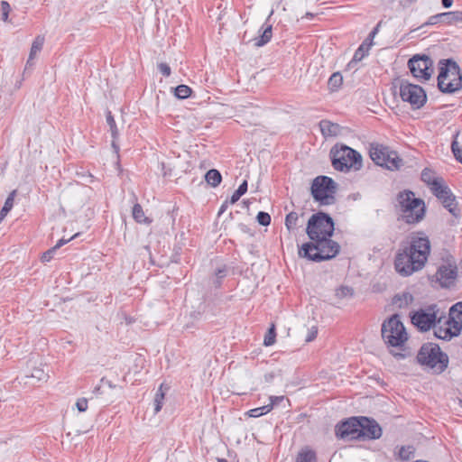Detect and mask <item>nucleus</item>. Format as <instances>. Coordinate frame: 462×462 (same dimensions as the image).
<instances>
[{"label":"nucleus","instance_id":"f257e3e1","mask_svg":"<svg viewBox=\"0 0 462 462\" xmlns=\"http://www.w3.org/2000/svg\"><path fill=\"white\" fill-rule=\"evenodd\" d=\"M335 231L333 218L323 211L313 214L308 220L306 234L310 242L299 249V255L314 263L335 258L340 252V245L331 239Z\"/></svg>","mask_w":462,"mask_h":462},{"label":"nucleus","instance_id":"f03ea898","mask_svg":"<svg viewBox=\"0 0 462 462\" xmlns=\"http://www.w3.org/2000/svg\"><path fill=\"white\" fill-rule=\"evenodd\" d=\"M431 243L423 231L412 232L406 246V277L422 270L429 259Z\"/></svg>","mask_w":462,"mask_h":462},{"label":"nucleus","instance_id":"7ed1b4c3","mask_svg":"<svg viewBox=\"0 0 462 462\" xmlns=\"http://www.w3.org/2000/svg\"><path fill=\"white\" fill-rule=\"evenodd\" d=\"M437 86L443 94H453L462 88V70L453 59L439 61Z\"/></svg>","mask_w":462,"mask_h":462},{"label":"nucleus","instance_id":"20e7f679","mask_svg":"<svg viewBox=\"0 0 462 462\" xmlns=\"http://www.w3.org/2000/svg\"><path fill=\"white\" fill-rule=\"evenodd\" d=\"M411 323L420 331L428 332L446 319V312L436 303L409 313Z\"/></svg>","mask_w":462,"mask_h":462},{"label":"nucleus","instance_id":"39448f33","mask_svg":"<svg viewBox=\"0 0 462 462\" xmlns=\"http://www.w3.org/2000/svg\"><path fill=\"white\" fill-rule=\"evenodd\" d=\"M330 157L332 166L339 171H359L363 166L361 154L345 144L335 145L330 151Z\"/></svg>","mask_w":462,"mask_h":462},{"label":"nucleus","instance_id":"423d86ee","mask_svg":"<svg viewBox=\"0 0 462 462\" xmlns=\"http://www.w3.org/2000/svg\"><path fill=\"white\" fill-rule=\"evenodd\" d=\"M417 360L422 365H426L438 374L443 373L448 365V356L436 343H424L418 354Z\"/></svg>","mask_w":462,"mask_h":462},{"label":"nucleus","instance_id":"0eeeda50","mask_svg":"<svg viewBox=\"0 0 462 462\" xmlns=\"http://www.w3.org/2000/svg\"><path fill=\"white\" fill-rule=\"evenodd\" d=\"M381 335L388 347L404 350V324L400 314L395 313L383 322Z\"/></svg>","mask_w":462,"mask_h":462},{"label":"nucleus","instance_id":"6e6552de","mask_svg":"<svg viewBox=\"0 0 462 462\" xmlns=\"http://www.w3.org/2000/svg\"><path fill=\"white\" fill-rule=\"evenodd\" d=\"M310 190L314 200L319 205L329 206L336 203L337 184L332 178L325 175L318 176L313 180Z\"/></svg>","mask_w":462,"mask_h":462},{"label":"nucleus","instance_id":"1a4fd4ad","mask_svg":"<svg viewBox=\"0 0 462 462\" xmlns=\"http://www.w3.org/2000/svg\"><path fill=\"white\" fill-rule=\"evenodd\" d=\"M369 155L376 165L389 171L399 170L402 164V160L397 155L396 152L391 151L387 146L380 143H373L370 144Z\"/></svg>","mask_w":462,"mask_h":462},{"label":"nucleus","instance_id":"9d476101","mask_svg":"<svg viewBox=\"0 0 462 462\" xmlns=\"http://www.w3.org/2000/svg\"><path fill=\"white\" fill-rule=\"evenodd\" d=\"M457 278V265L453 256L447 257L446 263L438 267L434 275L429 276L431 282H437L442 289L455 286Z\"/></svg>","mask_w":462,"mask_h":462},{"label":"nucleus","instance_id":"9b49d317","mask_svg":"<svg viewBox=\"0 0 462 462\" xmlns=\"http://www.w3.org/2000/svg\"><path fill=\"white\" fill-rule=\"evenodd\" d=\"M425 201L420 198H415L414 192L406 189V224H418L426 215Z\"/></svg>","mask_w":462,"mask_h":462},{"label":"nucleus","instance_id":"f8f14e48","mask_svg":"<svg viewBox=\"0 0 462 462\" xmlns=\"http://www.w3.org/2000/svg\"><path fill=\"white\" fill-rule=\"evenodd\" d=\"M407 66L416 79L428 80L433 72V61L426 54H415L408 60Z\"/></svg>","mask_w":462,"mask_h":462},{"label":"nucleus","instance_id":"ddd939ff","mask_svg":"<svg viewBox=\"0 0 462 462\" xmlns=\"http://www.w3.org/2000/svg\"><path fill=\"white\" fill-rule=\"evenodd\" d=\"M385 99L389 107L397 116H404V79L400 77L393 79L391 93Z\"/></svg>","mask_w":462,"mask_h":462},{"label":"nucleus","instance_id":"4468645a","mask_svg":"<svg viewBox=\"0 0 462 462\" xmlns=\"http://www.w3.org/2000/svg\"><path fill=\"white\" fill-rule=\"evenodd\" d=\"M383 433L379 423L372 418L359 416L358 435L356 436V440L378 439Z\"/></svg>","mask_w":462,"mask_h":462},{"label":"nucleus","instance_id":"2eb2a0df","mask_svg":"<svg viewBox=\"0 0 462 462\" xmlns=\"http://www.w3.org/2000/svg\"><path fill=\"white\" fill-rule=\"evenodd\" d=\"M428 97L424 88L419 85L406 82V102L412 109H420L427 103Z\"/></svg>","mask_w":462,"mask_h":462},{"label":"nucleus","instance_id":"dca6fc26","mask_svg":"<svg viewBox=\"0 0 462 462\" xmlns=\"http://www.w3.org/2000/svg\"><path fill=\"white\" fill-rule=\"evenodd\" d=\"M460 11H451L437 14L429 17V19L422 23L420 27L411 29L409 34L414 32L418 29L423 28L429 25H436L439 23H444L448 25L455 24L459 22ZM408 35V33H406Z\"/></svg>","mask_w":462,"mask_h":462},{"label":"nucleus","instance_id":"f3484780","mask_svg":"<svg viewBox=\"0 0 462 462\" xmlns=\"http://www.w3.org/2000/svg\"><path fill=\"white\" fill-rule=\"evenodd\" d=\"M359 417H351L336 425L335 432L338 439H356L358 435Z\"/></svg>","mask_w":462,"mask_h":462},{"label":"nucleus","instance_id":"a211bd4d","mask_svg":"<svg viewBox=\"0 0 462 462\" xmlns=\"http://www.w3.org/2000/svg\"><path fill=\"white\" fill-rule=\"evenodd\" d=\"M273 14V10L271 11L270 14L266 18L265 23L263 24V26L259 30V32H261V34L258 37L254 39L255 47H263V46L266 45L272 40L273 25L271 23H269V22H270V19Z\"/></svg>","mask_w":462,"mask_h":462},{"label":"nucleus","instance_id":"6ab92c4d","mask_svg":"<svg viewBox=\"0 0 462 462\" xmlns=\"http://www.w3.org/2000/svg\"><path fill=\"white\" fill-rule=\"evenodd\" d=\"M106 124L109 126V131H110L111 136H112V143H111V145H112L115 152L118 153V152H119V145L117 144L116 142H117V139L119 137V132H118V129H117L115 118H114V116H113V115H112V113L110 111L106 112Z\"/></svg>","mask_w":462,"mask_h":462},{"label":"nucleus","instance_id":"aec40b11","mask_svg":"<svg viewBox=\"0 0 462 462\" xmlns=\"http://www.w3.org/2000/svg\"><path fill=\"white\" fill-rule=\"evenodd\" d=\"M321 134L324 137L337 136L339 134L340 126L328 120H321L319 124Z\"/></svg>","mask_w":462,"mask_h":462},{"label":"nucleus","instance_id":"412c9836","mask_svg":"<svg viewBox=\"0 0 462 462\" xmlns=\"http://www.w3.org/2000/svg\"><path fill=\"white\" fill-rule=\"evenodd\" d=\"M431 192L433 195L439 200L440 199H443V197L450 194L451 189L445 184V181L443 178H439V181H435L433 183V186L430 188Z\"/></svg>","mask_w":462,"mask_h":462},{"label":"nucleus","instance_id":"4be33fe9","mask_svg":"<svg viewBox=\"0 0 462 462\" xmlns=\"http://www.w3.org/2000/svg\"><path fill=\"white\" fill-rule=\"evenodd\" d=\"M442 322H444V325L447 328L450 329L453 337H458L460 335L462 331V321H458V319L453 316H450L448 313V316H446V319Z\"/></svg>","mask_w":462,"mask_h":462},{"label":"nucleus","instance_id":"5701e85b","mask_svg":"<svg viewBox=\"0 0 462 462\" xmlns=\"http://www.w3.org/2000/svg\"><path fill=\"white\" fill-rule=\"evenodd\" d=\"M371 45H372V42L367 43L366 41L362 42V44L355 51L354 56L347 66L351 67L353 64H356V63L361 61L365 56H367Z\"/></svg>","mask_w":462,"mask_h":462},{"label":"nucleus","instance_id":"b1692460","mask_svg":"<svg viewBox=\"0 0 462 462\" xmlns=\"http://www.w3.org/2000/svg\"><path fill=\"white\" fill-rule=\"evenodd\" d=\"M205 180L208 185L213 188L217 187L222 181V176L219 171L211 169L205 174Z\"/></svg>","mask_w":462,"mask_h":462},{"label":"nucleus","instance_id":"393cba45","mask_svg":"<svg viewBox=\"0 0 462 462\" xmlns=\"http://www.w3.org/2000/svg\"><path fill=\"white\" fill-rule=\"evenodd\" d=\"M296 462H317L316 452L306 447L299 452Z\"/></svg>","mask_w":462,"mask_h":462},{"label":"nucleus","instance_id":"a878e982","mask_svg":"<svg viewBox=\"0 0 462 462\" xmlns=\"http://www.w3.org/2000/svg\"><path fill=\"white\" fill-rule=\"evenodd\" d=\"M343 84V77L340 72H334L328 80V88L330 91H337Z\"/></svg>","mask_w":462,"mask_h":462},{"label":"nucleus","instance_id":"bb28decb","mask_svg":"<svg viewBox=\"0 0 462 462\" xmlns=\"http://www.w3.org/2000/svg\"><path fill=\"white\" fill-rule=\"evenodd\" d=\"M434 336L442 340L449 341L453 338L452 333L449 328H447L446 326L443 327L441 324L436 325V327L432 328Z\"/></svg>","mask_w":462,"mask_h":462},{"label":"nucleus","instance_id":"cd10ccee","mask_svg":"<svg viewBox=\"0 0 462 462\" xmlns=\"http://www.w3.org/2000/svg\"><path fill=\"white\" fill-rule=\"evenodd\" d=\"M15 195H16V190H13L12 192L9 193L7 199H5V202L0 211V222L5 217V216L8 214V212L13 208Z\"/></svg>","mask_w":462,"mask_h":462},{"label":"nucleus","instance_id":"c85d7f7f","mask_svg":"<svg viewBox=\"0 0 462 462\" xmlns=\"http://www.w3.org/2000/svg\"><path fill=\"white\" fill-rule=\"evenodd\" d=\"M132 215L134 219L138 223H151L152 221L145 217L143 208L140 204L135 203L133 207Z\"/></svg>","mask_w":462,"mask_h":462},{"label":"nucleus","instance_id":"c756f323","mask_svg":"<svg viewBox=\"0 0 462 462\" xmlns=\"http://www.w3.org/2000/svg\"><path fill=\"white\" fill-rule=\"evenodd\" d=\"M439 178L440 177H435L434 172L429 168H425L421 171L420 179L424 183L430 186V188L433 186L435 181H439Z\"/></svg>","mask_w":462,"mask_h":462},{"label":"nucleus","instance_id":"7c9ffc66","mask_svg":"<svg viewBox=\"0 0 462 462\" xmlns=\"http://www.w3.org/2000/svg\"><path fill=\"white\" fill-rule=\"evenodd\" d=\"M273 410V404L263 405L262 407L254 408L249 410L246 414L251 418H258L264 414H267Z\"/></svg>","mask_w":462,"mask_h":462},{"label":"nucleus","instance_id":"2f4dec72","mask_svg":"<svg viewBox=\"0 0 462 462\" xmlns=\"http://www.w3.org/2000/svg\"><path fill=\"white\" fill-rule=\"evenodd\" d=\"M299 215L297 212L291 211L286 215L285 226L289 231H293L297 227Z\"/></svg>","mask_w":462,"mask_h":462},{"label":"nucleus","instance_id":"473e14b6","mask_svg":"<svg viewBox=\"0 0 462 462\" xmlns=\"http://www.w3.org/2000/svg\"><path fill=\"white\" fill-rule=\"evenodd\" d=\"M394 267L397 273L404 276V249H402L401 247L398 250L394 261Z\"/></svg>","mask_w":462,"mask_h":462},{"label":"nucleus","instance_id":"72a5a7b5","mask_svg":"<svg viewBox=\"0 0 462 462\" xmlns=\"http://www.w3.org/2000/svg\"><path fill=\"white\" fill-rule=\"evenodd\" d=\"M191 92V88L187 85H179L174 88V96L179 99L188 98Z\"/></svg>","mask_w":462,"mask_h":462},{"label":"nucleus","instance_id":"f704fd0d","mask_svg":"<svg viewBox=\"0 0 462 462\" xmlns=\"http://www.w3.org/2000/svg\"><path fill=\"white\" fill-rule=\"evenodd\" d=\"M42 45H43V38H41L40 36L36 37V39L33 41V42L32 44L30 54H29V60H28L27 63H29V61L33 59L34 55L42 50Z\"/></svg>","mask_w":462,"mask_h":462},{"label":"nucleus","instance_id":"c9c22d12","mask_svg":"<svg viewBox=\"0 0 462 462\" xmlns=\"http://www.w3.org/2000/svg\"><path fill=\"white\" fill-rule=\"evenodd\" d=\"M397 214L398 220L404 218V190L400 191L397 195Z\"/></svg>","mask_w":462,"mask_h":462},{"label":"nucleus","instance_id":"e433bc0d","mask_svg":"<svg viewBox=\"0 0 462 462\" xmlns=\"http://www.w3.org/2000/svg\"><path fill=\"white\" fill-rule=\"evenodd\" d=\"M276 337L275 327L273 324L264 336L263 345L270 346L274 344Z\"/></svg>","mask_w":462,"mask_h":462},{"label":"nucleus","instance_id":"4c0bfd02","mask_svg":"<svg viewBox=\"0 0 462 462\" xmlns=\"http://www.w3.org/2000/svg\"><path fill=\"white\" fill-rule=\"evenodd\" d=\"M162 385H161L160 389L158 390V392L156 393L155 397H154V412L155 413H158L162 408L163 400H164V393H162Z\"/></svg>","mask_w":462,"mask_h":462},{"label":"nucleus","instance_id":"58836bf2","mask_svg":"<svg viewBox=\"0 0 462 462\" xmlns=\"http://www.w3.org/2000/svg\"><path fill=\"white\" fill-rule=\"evenodd\" d=\"M353 294H354L353 289L348 286H340L339 288H337L336 290V293H335L336 297H337L338 299L351 297V296H353Z\"/></svg>","mask_w":462,"mask_h":462},{"label":"nucleus","instance_id":"ea45409f","mask_svg":"<svg viewBox=\"0 0 462 462\" xmlns=\"http://www.w3.org/2000/svg\"><path fill=\"white\" fill-rule=\"evenodd\" d=\"M257 222L263 226H267L271 223V216L264 211L258 212L256 216Z\"/></svg>","mask_w":462,"mask_h":462},{"label":"nucleus","instance_id":"a19ab883","mask_svg":"<svg viewBox=\"0 0 462 462\" xmlns=\"http://www.w3.org/2000/svg\"><path fill=\"white\" fill-rule=\"evenodd\" d=\"M448 211L455 217H459L461 214V210L457 206V202L455 200L451 203L445 205L444 207Z\"/></svg>","mask_w":462,"mask_h":462},{"label":"nucleus","instance_id":"79ce46f5","mask_svg":"<svg viewBox=\"0 0 462 462\" xmlns=\"http://www.w3.org/2000/svg\"><path fill=\"white\" fill-rule=\"evenodd\" d=\"M1 19L4 22L8 21L9 13L11 11V6L7 1H1Z\"/></svg>","mask_w":462,"mask_h":462},{"label":"nucleus","instance_id":"37998d69","mask_svg":"<svg viewBox=\"0 0 462 462\" xmlns=\"http://www.w3.org/2000/svg\"><path fill=\"white\" fill-rule=\"evenodd\" d=\"M451 150L457 161L462 163V150L456 140L451 143Z\"/></svg>","mask_w":462,"mask_h":462},{"label":"nucleus","instance_id":"c03bdc74","mask_svg":"<svg viewBox=\"0 0 462 462\" xmlns=\"http://www.w3.org/2000/svg\"><path fill=\"white\" fill-rule=\"evenodd\" d=\"M76 407L79 412H84L88 410V399L79 398L76 402Z\"/></svg>","mask_w":462,"mask_h":462},{"label":"nucleus","instance_id":"a18cd8bd","mask_svg":"<svg viewBox=\"0 0 462 462\" xmlns=\"http://www.w3.org/2000/svg\"><path fill=\"white\" fill-rule=\"evenodd\" d=\"M32 377L36 378L38 381L44 380L47 377V374L41 368H34L31 374Z\"/></svg>","mask_w":462,"mask_h":462},{"label":"nucleus","instance_id":"49530a36","mask_svg":"<svg viewBox=\"0 0 462 462\" xmlns=\"http://www.w3.org/2000/svg\"><path fill=\"white\" fill-rule=\"evenodd\" d=\"M160 168L164 177H171L172 175V168L169 164L162 162L160 163Z\"/></svg>","mask_w":462,"mask_h":462},{"label":"nucleus","instance_id":"de8ad7c7","mask_svg":"<svg viewBox=\"0 0 462 462\" xmlns=\"http://www.w3.org/2000/svg\"><path fill=\"white\" fill-rule=\"evenodd\" d=\"M55 252H56V250L53 247H51L49 250H47L46 252H44L41 258L42 262H43V263L50 262L53 258Z\"/></svg>","mask_w":462,"mask_h":462},{"label":"nucleus","instance_id":"09e8293b","mask_svg":"<svg viewBox=\"0 0 462 462\" xmlns=\"http://www.w3.org/2000/svg\"><path fill=\"white\" fill-rule=\"evenodd\" d=\"M158 69L164 77H169L171 72V67L164 62H162L158 65Z\"/></svg>","mask_w":462,"mask_h":462},{"label":"nucleus","instance_id":"8fccbe9b","mask_svg":"<svg viewBox=\"0 0 462 462\" xmlns=\"http://www.w3.org/2000/svg\"><path fill=\"white\" fill-rule=\"evenodd\" d=\"M317 335H318L317 327H315V326L311 327V328L309 329V332H308V335L306 337V342L313 341L317 337Z\"/></svg>","mask_w":462,"mask_h":462},{"label":"nucleus","instance_id":"3c124183","mask_svg":"<svg viewBox=\"0 0 462 462\" xmlns=\"http://www.w3.org/2000/svg\"><path fill=\"white\" fill-rule=\"evenodd\" d=\"M455 200H456V196L452 193V191L450 192V194H448V195L443 197V199H439V201L441 202L443 207H445V205L451 203Z\"/></svg>","mask_w":462,"mask_h":462},{"label":"nucleus","instance_id":"603ef678","mask_svg":"<svg viewBox=\"0 0 462 462\" xmlns=\"http://www.w3.org/2000/svg\"><path fill=\"white\" fill-rule=\"evenodd\" d=\"M227 269L226 266H222L216 270L215 275L217 279H224L226 276Z\"/></svg>","mask_w":462,"mask_h":462},{"label":"nucleus","instance_id":"864d4df0","mask_svg":"<svg viewBox=\"0 0 462 462\" xmlns=\"http://www.w3.org/2000/svg\"><path fill=\"white\" fill-rule=\"evenodd\" d=\"M415 448L413 446H406V461L414 457Z\"/></svg>","mask_w":462,"mask_h":462},{"label":"nucleus","instance_id":"5fc2aeb1","mask_svg":"<svg viewBox=\"0 0 462 462\" xmlns=\"http://www.w3.org/2000/svg\"><path fill=\"white\" fill-rule=\"evenodd\" d=\"M247 188H248V183H247V180H245L238 187V189H236V191L238 193H240L242 196L245 195L247 191Z\"/></svg>","mask_w":462,"mask_h":462},{"label":"nucleus","instance_id":"6e6d98bb","mask_svg":"<svg viewBox=\"0 0 462 462\" xmlns=\"http://www.w3.org/2000/svg\"><path fill=\"white\" fill-rule=\"evenodd\" d=\"M78 236V234L74 235L72 237H70L69 239H64V238H61L60 239L57 244L53 246V248H55V250L57 251L59 248H60L62 245H64L65 244H67L69 241H70L71 239H73L74 237H76Z\"/></svg>","mask_w":462,"mask_h":462},{"label":"nucleus","instance_id":"4d7b16f0","mask_svg":"<svg viewBox=\"0 0 462 462\" xmlns=\"http://www.w3.org/2000/svg\"><path fill=\"white\" fill-rule=\"evenodd\" d=\"M238 228L245 234H249L250 236H253V233L251 232V228L247 226L245 224L240 223L238 225Z\"/></svg>","mask_w":462,"mask_h":462},{"label":"nucleus","instance_id":"13d9d810","mask_svg":"<svg viewBox=\"0 0 462 462\" xmlns=\"http://www.w3.org/2000/svg\"><path fill=\"white\" fill-rule=\"evenodd\" d=\"M242 197V195L240 193H238L236 190L233 193V195L231 196L230 199H229V203L230 204H235L236 202H237L239 200V199Z\"/></svg>","mask_w":462,"mask_h":462},{"label":"nucleus","instance_id":"bf43d9fd","mask_svg":"<svg viewBox=\"0 0 462 462\" xmlns=\"http://www.w3.org/2000/svg\"><path fill=\"white\" fill-rule=\"evenodd\" d=\"M283 400V396H270L271 402L269 404H273V407L278 404L280 402Z\"/></svg>","mask_w":462,"mask_h":462},{"label":"nucleus","instance_id":"052dcab7","mask_svg":"<svg viewBox=\"0 0 462 462\" xmlns=\"http://www.w3.org/2000/svg\"><path fill=\"white\" fill-rule=\"evenodd\" d=\"M380 26V23L371 31V32L368 35V38L365 40L366 42L370 40L372 42L373 38L375 36V34L378 32Z\"/></svg>","mask_w":462,"mask_h":462},{"label":"nucleus","instance_id":"680f3d73","mask_svg":"<svg viewBox=\"0 0 462 462\" xmlns=\"http://www.w3.org/2000/svg\"><path fill=\"white\" fill-rule=\"evenodd\" d=\"M274 378V374L273 373H268L264 374V382L265 383H272Z\"/></svg>","mask_w":462,"mask_h":462},{"label":"nucleus","instance_id":"e2e57ef3","mask_svg":"<svg viewBox=\"0 0 462 462\" xmlns=\"http://www.w3.org/2000/svg\"><path fill=\"white\" fill-rule=\"evenodd\" d=\"M228 203H229V202L226 200V201H225V202L221 205V207H220V208H219V210H218V214H217L218 216L222 215V214L226 210Z\"/></svg>","mask_w":462,"mask_h":462},{"label":"nucleus","instance_id":"0e129e2a","mask_svg":"<svg viewBox=\"0 0 462 462\" xmlns=\"http://www.w3.org/2000/svg\"><path fill=\"white\" fill-rule=\"evenodd\" d=\"M441 4L444 8H449L453 4V0H441Z\"/></svg>","mask_w":462,"mask_h":462},{"label":"nucleus","instance_id":"69168bd1","mask_svg":"<svg viewBox=\"0 0 462 462\" xmlns=\"http://www.w3.org/2000/svg\"><path fill=\"white\" fill-rule=\"evenodd\" d=\"M398 457L401 460H404V446H401L398 451Z\"/></svg>","mask_w":462,"mask_h":462},{"label":"nucleus","instance_id":"338daca9","mask_svg":"<svg viewBox=\"0 0 462 462\" xmlns=\"http://www.w3.org/2000/svg\"><path fill=\"white\" fill-rule=\"evenodd\" d=\"M391 353L398 359H402L404 357V354L402 353H394L393 351L391 350Z\"/></svg>","mask_w":462,"mask_h":462},{"label":"nucleus","instance_id":"774afa93","mask_svg":"<svg viewBox=\"0 0 462 462\" xmlns=\"http://www.w3.org/2000/svg\"><path fill=\"white\" fill-rule=\"evenodd\" d=\"M221 283H222V279H217V278L216 277V279H215V281H214V284H215V286H216V287H219V286L221 285Z\"/></svg>","mask_w":462,"mask_h":462}]
</instances>
